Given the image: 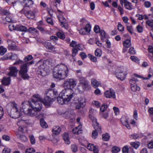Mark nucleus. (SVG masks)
I'll list each match as a JSON object with an SVG mask.
<instances>
[{
    "label": "nucleus",
    "instance_id": "obj_1",
    "mask_svg": "<svg viewBox=\"0 0 153 153\" xmlns=\"http://www.w3.org/2000/svg\"><path fill=\"white\" fill-rule=\"evenodd\" d=\"M32 102V103L31 104V105L33 110L28 109L26 111L23 110L24 112H22V115L23 113H24L27 116L37 117L39 115L38 113L40 112L42 109V102H43L44 104L46 106L50 105L51 104L50 101L42 102V98L38 94L33 96Z\"/></svg>",
    "mask_w": 153,
    "mask_h": 153
},
{
    "label": "nucleus",
    "instance_id": "obj_2",
    "mask_svg": "<svg viewBox=\"0 0 153 153\" xmlns=\"http://www.w3.org/2000/svg\"><path fill=\"white\" fill-rule=\"evenodd\" d=\"M68 69L67 67L62 64L58 65L55 67L53 75L55 78L63 79L68 76Z\"/></svg>",
    "mask_w": 153,
    "mask_h": 153
},
{
    "label": "nucleus",
    "instance_id": "obj_3",
    "mask_svg": "<svg viewBox=\"0 0 153 153\" xmlns=\"http://www.w3.org/2000/svg\"><path fill=\"white\" fill-rule=\"evenodd\" d=\"M34 61H32L27 62L21 66L20 70L19 71V74L21 77L24 79H28L29 76L27 74V66L34 64Z\"/></svg>",
    "mask_w": 153,
    "mask_h": 153
},
{
    "label": "nucleus",
    "instance_id": "obj_4",
    "mask_svg": "<svg viewBox=\"0 0 153 153\" xmlns=\"http://www.w3.org/2000/svg\"><path fill=\"white\" fill-rule=\"evenodd\" d=\"M74 94L72 89L65 88L60 93L59 96L63 97L64 99L68 102L74 97Z\"/></svg>",
    "mask_w": 153,
    "mask_h": 153
},
{
    "label": "nucleus",
    "instance_id": "obj_5",
    "mask_svg": "<svg viewBox=\"0 0 153 153\" xmlns=\"http://www.w3.org/2000/svg\"><path fill=\"white\" fill-rule=\"evenodd\" d=\"M127 70L123 67L118 68L116 71V76L117 77L122 81L124 79L127 73Z\"/></svg>",
    "mask_w": 153,
    "mask_h": 153
},
{
    "label": "nucleus",
    "instance_id": "obj_6",
    "mask_svg": "<svg viewBox=\"0 0 153 153\" xmlns=\"http://www.w3.org/2000/svg\"><path fill=\"white\" fill-rule=\"evenodd\" d=\"M76 84V81L74 79H69L65 81L63 85L65 88L72 89L75 86Z\"/></svg>",
    "mask_w": 153,
    "mask_h": 153
},
{
    "label": "nucleus",
    "instance_id": "obj_7",
    "mask_svg": "<svg viewBox=\"0 0 153 153\" xmlns=\"http://www.w3.org/2000/svg\"><path fill=\"white\" fill-rule=\"evenodd\" d=\"M27 121V118H26V116H23L21 118V119L18 122L17 125L19 126L18 128V132L21 133L25 132V130L23 127V124L26 123Z\"/></svg>",
    "mask_w": 153,
    "mask_h": 153
},
{
    "label": "nucleus",
    "instance_id": "obj_8",
    "mask_svg": "<svg viewBox=\"0 0 153 153\" xmlns=\"http://www.w3.org/2000/svg\"><path fill=\"white\" fill-rule=\"evenodd\" d=\"M39 65L38 67V71H39L41 74L45 71L47 68V66L46 65V62L45 61L42 62H39Z\"/></svg>",
    "mask_w": 153,
    "mask_h": 153
},
{
    "label": "nucleus",
    "instance_id": "obj_9",
    "mask_svg": "<svg viewBox=\"0 0 153 153\" xmlns=\"http://www.w3.org/2000/svg\"><path fill=\"white\" fill-rule=\"evenodd\" d=\"M26 10L25 6L23 7V9L21 10V13H24L28 18L33 19L35 17L34 13L31 11H26Z\"/></svg>",
    "mask_w": 153,
    "mask_h": 153
},
{
    "label": "nucleus",
    "instance_id": "obj_10",
    "mask_svg": "<svg viewBox=\"0 0 153 153\" xmlns=\"http://www.w3.org/2000/svg\"><path fill=\"white\" fill-rule=\"evenodd\" d=\"M104 95L105 97L107 98H112L113 99H114L116 97L115 92L114 90L111 89L105 91Z\"/></svg>",
    "mask_w": 153,
    "mask_h": 153
},
{
    "label": "nucleus",
    "instance_id": "obj_11",
    "mask_svg": "<svg viewBox=\"0 0 153 153\" xmlns=\"http://www.w3.org/2000/svg\"><path fill=\"white\" fill-rule=\"evenodd\" d=\"M120 2L122 6L123 3H124V6L126 9L129 10H131L133 9V6L127 0H120Z\"/></svg>",
    "mask_w": 153,
    "mask_h": 153
},
{
    "label": "nucleus",
    "instance_id": "obj_12",
    "mask_svg": "<svg viewBox=\"0 0 153 153\" xmlns=\"http://www.w3.org/2000/svg\"><path fill=\"white\" fill-rule=\"evenodd\" d=\"M10 72L8 74V75L9 76L16 77L17 76L18 72L19 71L16 67H12L9 68Z\"/></svg>",
    "mask_w": 153,
    "mask_h": 153
},
{
    "label": "nucleus",
    "instance_id": "obj_13",
    "mask_svg": "<svg viewBox=\"0 0 153 153\" xmlns=\"http://www.w3.org/2000/svg\"><path fill=\"white\" fill-rule=\"evenodd\" d=\"M7 42L8 44V49L12 50L17 49V46L15 42L10 40H8Z\"/></svg>",
    "mask_w": 153,
    "mask_h": 153
},
{
    "label": "nucleus",
    "instance_id": "obj_14",
    "mask_svg": "<svg viewBox=\"0 0 153 153\" xmlns=\"http://www.w3.org/2000/svg\"><path fill=\"white\" fill-rule=\"evenodd\" d=\"M45 47L51 51L52 52H54L56 51L55 48L53 47V46L51 44V42L50 41L48 42H45L44 44Z\"/></svg>",
    "mask_w": 153,
    "mask_h": 153
},
{
    "label": "nucleus",
    "instance_id": "obj_15",
    "mask_svg": "<svg viewBox=\"0 0 153 153\" xmlns=\"http://www.w3.org/2000/svg\"><path fill=\"white\" fill-rule=\"evenodd\" d=\"M13 109L16 111L15 114V118H18L21 117L22 115V112H20L18 111L17 108V105L14 102L13 103Z\"/></svg>",
    "mask_w": 153,
    "mask_h": 153
},
{
    "label": "nucleus",
    "instance_id": "obj_16",
    "mask_svg": "<svg viewBox=\"0 0 153 153\" xmlns=\"http://www.w3.org/2000/svg\"><path fill=\"white\" fill-rule=\"evenodd\" d=\"M58 19L61 23V25L65 29H67L66 21L65 18L62 16L60 15L58 16Z\"/></svg>",
    "mask_w": 153,
    "mask_h": 153
},
{
    "label": "nucleus",
    "instance_id": "obj_17",
    "mask_svg": "<svg viewBox=\"0 0 153 153\" xmlns=\"http://www.w3.org/2000/svg\"><path fill=\"white\" fill-rule=\"evenodd\" d=\"M92 125L95 129L94 130L97 131L99 134H101L102 133L101 127L98 123L97 122L94 123Z\"/></svg>",
    "mask_w": 153,
    "mask_h": 153
},
{
    "label": "nucleus",
    "instance_id": "obj_18",
    "mask_svg": "<svg viewBox=\"0 0 153 153\" xmlns=\"http://www.w3.org/2000/svg\"><path fill=\"white\" fill-rule=\"evenodd\" d=\"M82 125H79L78 126L73 129L72 131L75 134H79L82 133V130L81 129Z\"/></svg>",
    "mask_w": 153,
    "mask_h": 153
},
{
    "label": "nucleus",
    "instance_id": "obj_19",
    "mask_svg": "<svg viewBox=\"0 0 153 153\" xmlns=\"http://www.w3.org/2000/svg\"><path fill=\"white\" fill-rule=\"evenodd\" d=\"M16 134L17 137L21 140L26 142L27 140V137L25 135H24L22 133L17 132L16 133Z\"/></svg>",
    "mask_w": 153,
    "mask_h": 153
},
{
    "label": "nucleus",
    "instance_id": "obj_20",
    "mask_svg": "<svg viewBox=\"0 0 153 153\" xmlns=\"http://www.w3.org/2000/svg\"><path fill=\"white\" fill-rule=\"evenodd\" d=\"M20 1L23 2V4H24V7L25 6V9L26 7H29L33 4L32 0H22Z\"/></svg>",
    "mask_w": 153,
    "mask_h": 153
},
{
    "label": "nucleus",
    "instance_id": "obj_21",
    "mask_svg": "<svg viewBox=\"0 0 153 153\" xmlns=\"http://www.w3.org/2000/svg\"><path fill=\"white\" fill-rule=\"evenodd\" d=\"M63 139L65 142L67 144H69L71 142L69 140L68 134L67 132H65L63 135Z\"/></svg>",
    "mask_w": 153,
    "mask_h": 153
},
{
    "label": "nucleus",
    "instance_id": "obj_22",
    "mask_svg": "<svg viewBox=\"0 0 153 153\" xmlns=\"http://www.w3.org/2000/svg\"><path fill=\"white\" fill-rule=\"evenodd\" d=\"M1 82L2 84L5 85H8L10 83V77H3Z\"/></svg>",
    "mask_w": 153,
    "mask_h": 153
},
{
    "label": "nucleus",
    "instance_id": "obj_23",
    "mask_svg": "<svg viewBox=\"0 0 153 153\" xmlns=\"http://www.w3.org/2000/svg\"><path fill=\"white\" fill-rule=\"evenodd\" d=\"M57 101L58 103L61 104L63 105L64 104H67L68 103V102L66 101L64 99L63 97L61 96L58 97L57 98Z\"/></svg>",
    "mask_w": 153,
    "mask_h": 153
},
{
    "label": "nucleus",
    "instance_id": "obj_24",
    "mask_svg": "<svg viewBox=\"0 0 153 153\" xmlns=\"http://www.w3.org/2000/svg\"><path fill=\"white\" fill-rule=\"evenodd\" d=\"M52 131L54 134H58L61 131V128L58 126H54L52 129Z\"/></svg>",
    "mask_w": 153,
    "mask_h": 153
},
{
    "label": "nucleus",
    "instance_id": "obj_25",
    "mask_svg": "<svg viewBox=\"0 0 153 153\" xmlns=\"http://www.w3.org/2000/svg\"><path fill=\"white\" fill-rule=\"evenodd\" d=\"M45 94L48 97L50 98L52 96L54 95V91L51 89H48L45 91Z\"/></svg>",
    "mask_w": 153,
    "mask_h": 153
},
{
    "label": "nucleus",
    "instance_id": "obj_26",
    "mask_svg": "<svg viewBox=\"0 0 153 153\" xmlns=\"http://www.w3.org/2000/svg\"><path fill=\"white\" fill-rule=\"evenodd\" d=\"M16 30L22 32H26L27 30V28L23 25L18 26H17Z\"/></svg>",
    "mask_w": 153,
    "mask_h": 153
},
{
    "label": "nucleus",
    "instance_id": "obj_27",
    "mask_svg": "<svg viewBox=\"0 0 153 153\" xmlns=\"http://www.w3.org/2000/svg\"><path fill=\"white\" fill-rule=\"evenodd\" d=\"M123 45L124 47L126 48H129L131 45L130 40L126 39L124 41Z\"/></svg>",
    "mask_w": 153,
    "mask_h": 153
},
{
    "label": "nucleus",
    "instance_id": "obj_28",
    "mask_svg": "<svg viewBox=\"0 0 153 153\" xmlns=\"http://www.w3.org/2000/svg\"><path fill=\"white\" fill-rule=\"evenodd\" d=\"M40 123L41 126L43 128H46L48 125L43 119H41L40 121Z\"/></svg>",
    "mask_w": 153,
    "mask_h": 153
},
{
    "label": "nucleus",
    "instance_id": "obj_29",
    "mask_svg": "<svg viewBox=\"0 0 153 153\" xmlns=\"http://www.w3.org/2000/svg\"><path fill=\"white\" fill-rule=\"evenodd\" d=\"M100 33L101 36V40L104 41V40L107 38L106 34L105 31L103 30H100Z\"/></svg>",
    "mask_w": 153,
    "mask_h": 153
},
{
    "label": "nucleus",
    "instance_id": "obj_30",
    "mask_svg": "<svg viewBox=\"0 0 153 153\" xmlns=\"http://www.w3.org/2000/svg\"><path fill=\"white\" fill-rule=\"evenodd\" d=\"M78 103L81 105L83 106L85 104V98L82 97H80L78 100Z\"/></svg>",
    "mask_w": 153,
    "mask_h": 153
},
{
    "label": "nucleus",
    "instance_id": "obj_31",
    "mask_svg": "<svg viewBox=\"0 0 153 153\" xmlns=\"http://www.w3.org/2000/svg\"><path fill=\"white\" fill-rule=\"evenodd\" d=\"M102 139L104 141H108L109 139L110 136L108 133L102 135Z\"/></svg>",
    "mask_w": 153,
    "mask_h": 153
},
{
    "label": "nucleus",
    "instance_id": "obj_32",
    "mask_svg": "<svg viewBox=\"0 0 153 153\" xmlns=\"http://www.w3.org/2000/svg\"><path fill=\"white\" fill-rule=\"evenodd\" d=\"M91 84L93 86L97 87L99 86L100 83L96 80L92 79H91Z\"/></svg>",
    "mask_w": 153,
    "mask_h": 153
},
{
    "label": "nucleus",
    "instance_id": "obj_33",
    "mask_svg": "<svg viewBox=\"0 0 153 153\" xmlns=\"http://www.w3.org/2000/svg\"><path fill=\"white\" fill-rule=\"evenodd\" d=\"M138 81L137 78L133 77L130 80L129 82L131 86L134 85H136V82Z\"/></svg>",
    "mask_w": 153,
    "mask_h": 153
},
{
    "label": "nucleus",
    "instance_id": "obj_34",
    "mask_svg": "<svg viewBox=\"0 0 153 153\" xmlns=\"http://www.w3.org/2000/svg\"><path fill=\"white\" fill-rule=\"evenodd\" d=\"M131 88L132 91L134 92H135L137 90L139 91L140 90V88L138 87L137 85L131 86Z\"/></svg>",
    "mask_w": 153,
    "mask_h": 153
},
{
    "label": "nucleus",
    "instance_id": "obj_35",
    "mask_svg": "<svg viewBox=\"0 0 153 153\" xmlns=\"http://www.w3.org/2000/svg\"><path fill=\"white\" fill-rule=\"evenodd\" d=\"M7 49L3 46L0 47V54L3 55L7 51Z\"/></svg>",
    "mask_w": 153,
    "mask_h": 153
},
{
    "label": "nucleus",
    "instance_id": "obj_36",
    "mask_svg": "<svg viewBox=\"0 0 153 153\" xmlns=\"http://www.w3.org/2000/svg\"><path fill=\"white\" fill-rule=\"evenodd\" d=\"M56 34L58 37L60 39H63L65 38V35L62 32H58Z\"/></svg>",
    "mask_w": 153,
    "mask_h": 153
},
{
    "label": "nucleus",
    "instance_id": "obj_37",
    "mask_svg": "<svg viewBox=\"0 0 153 153\" xmlns=\"http://www.w3.org/2000/svg\"><path fill=\"white\" fill-rule=\"evenodd\" d=\"M95 54L96 56L100 57L102 54V51L100 49H96L95 51Z\"/></svg>",
    "mask_w": 153,
    "mask_h": 153
},
{
    "label": "nucleus",
    "instance_id": "obj_38",
    "mask_svg": "<svg viewBox=\"0 0 153 153\" xmlns=\"http://www.w3.org/2000/svg\"><path fill=\"white\" fill-rule=\"evenodd\" d=\"M120 150L119 148L117 146H114L112 148L111 151L113 153H115L119 152Z\"/></svg>",
    "mask_w": 153,
    "mask_h": 153
},
{
    "label": "nucleus",
    "instance_id": "obj_39",
    "mask_svg": "<svg viewBox=\"0 0 153 153\" xmlns=\"http://www.w3.org/2000/svg\"><path fill=\"white\" fill-rule=\"evenodd\" d=\"M33 57L32 55H29L26 56L24 59L25 62H27L33 59Z\"/></svg>",
    "mask_w": 153,
    "mask_h": 153
},
{
    "label": "nucleus",
    "instance_id": "obj_40",
    "mask_svg": "<svg viewBox=\"0 0 153 153\" xmlns=\"http://www.w3.org/2000/svg\"><path fill=\"white\" fill-rule=\"evenodd\" d=\"M88 56L89 59L92 61L94 62H96L97 61V58L96 57L90 54L88 55Z\"/></svg>",
    "mask_w": 153,
    "mask_h": 153
},
{
    "label": "nucleus",
    "instance_id": "obj_41",
    "mask_svg": "<svg viewBox=\"0 0 153 153\" xmlns=\"http://www.w3.org/2000/svg\"><path fill=\"white\" fill-rule=\"evenodd\" d=\"M71 149L72 152H75L77 151V147L75 144H72L71 146Z\"/></svg>",
    "mask_w": 153,
    "mask_h": 153
},
{
    "label": "nucleus",
    "instance_id": "obj_42",
    "mask_svg": "<svg viewBox=\"0 0 153 153\" xmlns=\"http://www.w3.org/2000/svg\"><path fill=\"white\" fill-rule=\"evenodd\" d=\"M35 152V150L33 148L27 149L25 151L26 153H34Z\"/></svg>",
    "mask_w": 153,
    "mask_h": 153
},
{
    "label": "nucleus",
    "instance_id": "obj_43",
    "mask_svg": "<svg viewBox=\"0 0 153 153\" xmlns=\"http://www.w3.org/2000/svg\"><path fill=\"white\" fill-rule=\"evenodd\" d=\"M98 133H99L96 130L93 131L92 133V137L94 139H96L98 135Z\"/></svg>",
    "mask_w": 153,
    "mask_h": 153
},
{
    "label": "nucleus",
    "instance_id": "obj_44",
    "mask_svg": "<svg viewBox=\"0 0 153 153\" xmlns=\"http://www.w3.org/2000/svg\"><path fill=\"white\" fill-rule=\"evenodd\" d=\"M107 108V106L105 104H102L100 108V110L102 112L104 111Z\"/></svg>",
    "mask_w": 153,
    "mask_h": 153
},
{
    "label": "nucleus",
    "instance_id": "obj_45",
    "mask_svg": "<svg viewBox=\"0 0 153 153\" xmlns=\"http://www.w3.org/2000/svg\"><path fill=\"white\" fill-rule=\"evenodd\" d=\"M89 117L90 119H91L93 123H94L97 122V119L91 114H89Z\"/></svg>",
    "mask_w": 153,
    "mask_h": 153
},
{
    "label": "nucleus",
    "instance_id": "obj_46",
    "mask_svg": "<svg viewBox=\"0 0 153 153\" xmlns=\"http://www.w3.org/2000/svg\"><path fill=\"white\" fill-rule=\"evenodd\" d=\"M118 30L120 31H122L124 30V28L123 25L120 23H118L117 25Z\"/></svg>",
    "mask_w": 153,
    "mask_h": 153
},
{
    "label": "nucleus",
    "instance_id": "obj_47",
    "mask_svg": "<svg viewBox=\"0 0 153 153\" xmlns=\"http://www.w3.org/2000/svg\"><path fill=\"white\" fill-rule=\"evenodd\" d=\"M5 18L6 21L7 22H13L12 18L10 15L7 16Z\"/></svg>",
    "mask_w": 153,
    "mask_h": 153
},
{
    "label": "nucleus",
    "instance_id": "obj_48",
    "mask_svg": "<svg viewBox=\"0 0 153 153\" xmlns=\"http://www.w3.org/2000/svg\"><path fill=\"white\" fill-rule=\"evenodd\" d=\"M87 33H88L90 31L91 29V26L89 24H87L85 28H84Z\"/></svg>",
    "mask_w": 153,
    "mask_h": 153
},
{
    "label": "nucleus",
    "instance_id": "obj_49",
    "mask_svg": "<svg viewBox=\"0 0 153 153\" xmlns=\"http://www.w3.org/2000/svg\"><path fill=\"white\" fill-rule=\"evenodd\" d=\"M95 147V146L92 144H89L87 146L88 149L91 151H92Z\"/></svg>",
    "mask_w": 153,
    "mask_h": 153
},
{
    "label": "nucleus",
    "instance_id": "obj_50",
    "mask_svg": "<svg viewBox=\"0 0 153 153\" xmlns=\"http://www.w3.org/2000/svg\"><path fill=\"white\" fill-rule=\"evenodd\" d=\"M78 53V50L75 48H73L72 49V56L74 57Z\"/></svg>",
    "mask_w": 153,
    "mask_h": 153
},
{
    "label": "nucleus",
    "instance_id": "obj_51",
    "mask_svg": "<svg viewBox=\"0 0 153 153\" xmlns=\"http://www.w3.org/2000/svg\"><path fill=\"white\" fill-rule=\"evenodd\" d=\"M80 85L82 86L83 89H85L88 86V81H87L84 83H83L81 84Z\"/></svg>",
    "mask_w": 153,
    "mask_h": 153
},
{
    "label": "nucleus",
    "instance_id": "obj_52",
    "mask_svg": "<svg viewBox=\"0 0 153 153\" xmlns=\"http://www.w3.org/2000/svg\"><path fill=\"white\" fill-rule=\"evenodd\" d=\"M128 148L127 146H124L122 149V152L123 153H128Z\"/></svg>",
    "mask_w": 153,
    "mask_h": 153
},
{
    "label": "nucleus",
    "instance_id": "obj_53",
    "mask_svg": "<svg viewBox=\"0 0 153 153\" xmlns=\"http://www.w3.org/2000/svg\"><path fill=\"white\" fill-rule=\"evenodd\" d=\"M94 30L95 32L97 33L100 32V27L98 25H95L94 28Z\"/></svg>",
    "mask_w": 153,
    "mask_h": 153
},
{
    "label": "nucleus",
    "instance_id": "obj_54",
    "mask_svg": "<svg viewBox=\"0 0 153 153\" xmlns=\"http://www.w3.org/2000/svg\"><path fill=\"white\" fill-rule=\"evenodd\" d=\"M131 144L133 147L136 149H137L140 145V144L139 143H138L135 142L132 143Z\"/></svg>",
    "mask_w": 153,
    "mask_h": 153
},
{
    "label": "nucleus",
    "instance_id": "obj_55",
    "mask_svg": "<svg viewBox=\"0 0 153 153\" xmlns=\"http://www.w3.org/2000/svg\"><path fill=\"white\" fill-rule=\"evenodd\" d=\"M130 59L132 61L136 62H138L139 61L138 58L134 56H131L130 57Z\"/></svg>",
    "mask_w": 153,
    "mask_h": 153
},
{
    "label": "nucleus",
    "instance_id": "obj_56",
    "mask_svg": "<svg viewBox=\"0 0 153 153\" xmlns=\"http://www.w3.org/2000/svg\"><path fill=\"white\" fill-rule=\"evenodd\" d=\"M146 24L150 27L152 28L153 27V22L149 20H147L146 21Z\"/></svg>",
    "mask_w": 153,
    "mask_h": 153
},
{
    "label": "nucleus",
    "instance_id": "obj_57",
    "mask_svg": "<svg viewBox=\"0 0 153 153\" xmlns=\"http://www.w3.org/2000/svg\"><path fill=\"white\" fill-rule=\"evenodd\" d=\"M128 52L132 54H135L136 53L135 50L133 47H131L129 50Z\"/></svg>",
    "mask_w": 153,
    "mask_h": 153
},
{
    "label": "nucleus",
    "instance_id": "obj_58",
    "mask_svg": "<svg viewBox=\"0 0 153 153\" xmlns=\"http://www.w3.org/2000/svg\"><path fill=\"white\" fill-rule=\"evenodd\" d=\"M5 1L9 4H13V6H14V4L16 3L15 0H5Z\"/></svg>",
    "mask_w": 153,
    "mask_h": 153
},
{
    "label": "nucleus",
    "instance_id": "obj_59",
    "mask_svg": "<svg viewBox=\"0 0 153 153\" xmlns=\"http://www.w3.org/2000/svg\"><path fill=\"white\" fill-rule=\"evenodd\" d=\"M9 28L10 30L12 31L15 30H16L17 27L13 25L12 24L9 26Z\"/></svg>",
    "mask_w": 153,
    "mask_h": 153
},
{
    "label": "nucleus",
    "instance_id": "obj_60",
    "mask_svg": "<svg viewBox=\"0 0 153 153\" xmlns=\"http://www.w3.org/2000/svg\"><path fill=\"white\" fill-rule=\"evenodd\" d=\"M30 138L31 143L33 144H34L35 143V140L34 136L32 135L31 136H30Z\"/></svg>",
    "mask_w": 153,
    "mask_h": 153
},
{
    "label": "nucleus",
    "instance_id": "obj_61",
    "mask_svg": "<svg viewBox=\"0 0 153 153\" xmlns=\"http://www.w3.org/2000/svg\"><path fill=\"white\" fill-rule=\"evenodd\" d=\"M113 109L116 115H117L119 114V110L118 108L115 107H113Z\"/></svg>",
    "mask_w": 153,
    "mask_h": 153
},
{
    "label": "nucleus",
    "instance_id": "obj_62",
    "mask_svg": "<svg viewBox=\"0 0 153 153\" xmlns=\"http://www.w3.org/2000/svg\"><path fill=\"white\" fill-rule=\"evenodd\" d=\"M137 31L139 33H142L143 31V27L140 25H138L137 27Z\"/></svg>",
    "mask_w": 153,
    "mask_h": 153
},
{
    "label": "nucleus",
    "instance_id": "obj_63",
    "mask_svg": "<svg viewBox=\"0 0 153 153\" xmlns=\"http://www.w3.org/2000/svg\"><path fill=\"white\" fill-rule=\"evenodd\" d=\"M79 81L80 82V85H81L83 83H84L85 82L87 81L86 79L83 77H81L79 79Z\"/></svg>",
    "mask_w": 153,
    "mask_h": 153
},
{
    "label": "nucleus",
    "instance_id": "obj_64",
    "mask_svg": "<svg viewBox=\"0 0 153 153\" xmlns=\"http://www.w3.org/2000/svg\"><path fill=\"white\" fill-rule=\"evenodd\" d=\"M18 57L15 54H12L11 56L10 59L12 60H16L17 59Z\"/></svg>",
    "mask_w": 153,
    "mask_h": 153
}]
</instances>
